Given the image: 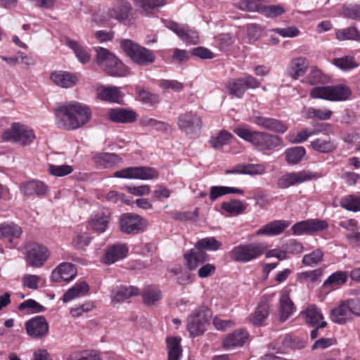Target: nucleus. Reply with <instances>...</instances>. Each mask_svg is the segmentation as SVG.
I'll return each mask as SVG.
<instances>
[{"label": "nucleus", "mask_w": 360, "mask_h": 360, "mask_svg": "<svg viewBox=\"0 0 360 360\" xmlns=\"http://www.w3.org/2000/svg\"><path fill=\"white\" fill-rule=\"evenodd\" d=\"M288 164L294 165L302 161L306 155V150L302 146L287 148L284 152Z\"/></svg>", "instance_id": "obj_38"}, {"label": "nucleus", "mask_w": 360, "mask_h": 360, "mask_svg": "<svg viewBox=\"0 0 360 360\" xmlns=\"http://www.w3.org/2000/svg\"><path fill=\"white\" fill-rule=\"evenodd\" d=\"M352 315L345 300L332 309L331 319L333 322L338 324H344L352 319Z\"/></svg>", "instance_id": "obj_29"}, {"label": "nucleus", "mask_w": 360, "mask_h": 360, "mask_svg": "<svg viewBox=\"0 0 360 360\" xmlns=\"http://www.w3.org/2000/svg\"><path fill=\"white\" fill-rule=\"evenodd\" d=\"M120 226L123 233L136 234L146 229L147 222L139 214L126 213L120 218Z\"/></svg>", "instance_id": "obj_12"}, {"label": "nucleus", "mask_w": 360, "mask_h": 360, "mask_svg": "<svg viewBox=\"0 0 360 360\" xmlns=\"http://www.w3.org/2000/svg\"><path fill=\"white\" fill-rule=\"evenodd\" d=\"M350 89L343 84L320 86L313 88L310 92L312 98H319L330 101H342L351 95Z\"/></svg>", "instance_id": "obj_5"}, {"label": "nucleus", "mask_w": 360, "mask_h": 360, "mask_svg": "<svg viewBox=\"0 0 360 360\" xmlns=\"http://www.w3.org/2000/svg\"><path fill=\"white\" fill-rule=\"evenodd\" d=\"M248 333L245 330H236L229 334L223 340V347L226 349H232L243 346L246 342Z\"/></svg>", "instance_id": "obj_23"}, {"label": "nucleus", "mask_w": 360, "mask_h": 360, "mask_svg": "<svg viewBox=\"0 0 360 360\" xmlns=\"http://www.w3.org/2000/svg\"><path fill=\"white\" fill-rule=\"evenodd\" d=\"M340 205L343 208L353 212L360 210V196L349 195L343 198L340 201Z\"/></svg>", "instance_id": "obj_53"}, {"label": "nucleus", "mask_w": 360, "mask_h": 360, "mask_svg": "<svg viewBox=\"0 0 360 360\" xmlns=\"http://www.w3.org/2000/svg\"><path fill=\"white\" fill-rule=\"evenodd\" d=\"M89 289V285L86 282L77 283L64 294L63 300L64 302H70L75 297L85 295Z\"/></svg>", "instance_id": "obj_40"}, {"label": "nucleus", "mask_w": 360, "mask_h": 360, "mask_svg": "<svg viewBox=\"0 0 360 360\" xmlns=\"http://www.w3.org/2000/svg\"><path fill=\"white\" fill-rule=\"evenodd\" d=\"M77 274L74 265L69 262H63L59 264L51 274V279L56 282L61 281H70Z\"/></svg>", "instance_id": "obj_19"}, {"label": "nucleus", "mask_w": 360, "mask_h": 360, "mask_svg": "<svg viewBox=\"0 0 360 360\" xmlns=\"http://www.w3.org/2000/svg\"><path fill=\"white\" fill-rule=\"evenodd\" d=\"M349 272L338 271L332 274L323 283V286L336 288L346 283L349 278Z\"/></svg>", "instance_id": "obj_45"}, {"label": "nucleus", "mask_w": 360, "mask_h": 360, "mask_svg": "<svg viewBox=\"0 0 360 360\" xmlns=\"http://www.w3.org/2000/svg\"><path fill=\"white\" fill-rule=\"evenodd\" d=\"M139 290L134 286H120L114 289L111 292V300L113 303L123 302L130 297L137 295Z\"/></svg>", "instance_id": "obj_26"}, {"label": "nucleus", "mask_w": 360, "mask_h": 360, "mask_svg": "<svg viewBox=\"0 0 360 360\" xmlns=\"http://www.w3.org/2000/svg\"><path fill=\"white\" fill-rule=\"evenodd\" d=\"M131 8V5L127 0H115V5L106 13L107 19L124 20L127 18Z\"/></svg>", "instance_id": "obj_17"}, {"label": "nucleus", "mask_w": 360, "mask_h": 360, "mask_svg": "<svg viewBox=\"0 0 360 360\" xmlns=\"http://www.w3.org/2000/svg\"><path fill=\"white\" fill-rule=\"evenodd\" d=\"M135 5L141 9V13L150 16L154 11L165 6L166 0H134Z\"/></svg>", "instance_id": "obj_32"}, {"label": "nucleus", "mask_w": 360, "mask_h": 360, "mask_svg": "<svg viewBox=\"0 0 360 360\" xmlns=\"http://www.w3.org/2000/svg\"><path fill=\"white\" fill-rule=\"evenodd\" d=\"M333 63L338 68L345 71L352 70L356 66L354 58L350 56L335 58L333 60Z\"/></svg>", "instance_id": "obj_61"}, {"label": "nucleus", "mask_w": 360, "mask_h": 360, "mask_svg": "<svg viewBox=\"0 0 360 360\" xmlns=\"http://www.w3.org/2000/svg\"><path fill=\"white\" fill-rule=\"evenodd\" d=\"M263 0H241L238 2V7L242 11L249 12H258L262 8Z\"/></svg>", "instance_id": "obj_55"}, {"label": "nucleus", "mask_w": 360, "mask_h": 360, "mask_svg": "<svg viewBox=\"0 0 360 360\" xmlns=\"http://www.w3.org/2000/svg\"><path fill=\"white\" fill-rule=\"evenodd\" d=\"M290 226L288 221L283 220H274L271 221L260 229H259L255 233L256 236H274L282 233L284 230Z\"/></svg>", "instance_id": "obj_18"}, {"label": "nucleus", "mask_w": 360, "mask_h": 360, "mask_svg": "<svg viewBox=\"0 0 360 360\" xmlns=\"http://www.w3.org/2000/svg\"><path fill=\"white\" fill-rule=\"evenodd\" d=\"M226 194H239L243 195L244 191L242 189L229 187V186H212L210 188V198L214 201L220 196Z\"/></svg>", "instance_id": "obj_43"}, {"label": "nucleus", "mask_w": 360, "mask_h": 360, "mask_svg": "<svg viewBox=\"0 0 360 360\" xmlns=\"http://www.w3.org/2000/svg\"><path fill=\"white\" fill-rule=\"evenodd\" d=\"M323 256V251L320 248H318L309 254L304 255L302 257V262L305 266H316L322 261Z\"/></svg>", "instance_id": "obj_54"}, {"label": "nucleus", "mask_w": 360, "mask_h": 360, "mask_svg": "<svg viewBox=\"0 0 360 360\" xmlns=\"http://www.w3.org/2000/svg\"><path fill=\"white\" fill-rule=\"evenodd\" d=\"M51 79L52 82L63 88H71L77 82L76 75L63 71H56L51 74Z\"/></svg>", "instance_id": "obj_25"}, {"label": "nucleus", "mask_w": 360, "mask_h": 360, "mask_svg": "<svg viewBox=\"0 0 360 360\" xmlns=\"http://www.w3.org/2000/svg\"><path fill=\"white\" fill-rule=\"evenodd\" d=\"M77 354H71L67 360H103L101 353L96 350H86L80 352L79 356L77 359Z\"/></svg>", "instance_id": "obj_56"}, {"label": "nucleus", "mask_w": 360, "mask_h": 360, "mask_svg": "<svg viewBox=\"0 0 360 360\" xmlns=\"http://www.w3.org/2000/svg\"><path fill=\"white\" fill-rule=\"evenodd\" d=\"M41 281V277L33 274H25L22 278V283L24 287L30 289L37 290L39 287V283Z\"/></svg>", "instance_id": "obj_63"}, {"label": "nucleus", "mask_w": 360, "mask_h": 360, "mask_svg": "<svg viewBox=\"0 0 360 360\" xmlns=\"http://www.w3.org/2000/svg\"><path fill=\"white\" fill-rule=\"evenodd\" d=\"M139 100L147 105H153L160 101V97L158 94H152L141 86L136 87Z\"/></svg>", "instance_id": "obj_51"}, {"label": "nucleus", "mask_w": 360, "mask_h": 360, "mask_svg": "<svg viewBox=\"0 0 360 360\" xmlns=\"http://www.w3.org/2000/svg\"><path fill=\"white\" fill-rule=\"evenodd\" d=\"M333 115V112L327 108H315L309 107L305 110V117L307 119L328 120Z\"/></svg>", "instance_id": "obj_46"}, {"label": "nucleus", "mask_w": 360, "mask_h": 360, "mask_svg": "<svg viewBox=\"0 0 360 360\" xmlns=\"http://www.w3.org/2000/svg\"><path fill=\"white\" fill-rule=\"evenodd\" d=\"M282 248L284 249L285 254L297 255L303 252L304 247L302 244L295 239H290L288 240Z\"/></svg>", "instance_id": "obj_60"}, {"label": "nucleus", "mask_w": 360, "mask_h": 360, "mask_svg": "<svg viewBox=\"0 0 360 360\" xmlns=\"http://www.w3.org/2000/svg\"><path fill=\"white\" fill-rule=\"evenodd\" d=\"M233 135L226 130H221L217 134L212 135L209 141L211 146L215 149L221 148L230 143Z\"/></svg>", "instance_id": "obj_41"}, {"label": "nucleus", "mask_w": 360, "mask_h": 360, "mask_svg": "<svg viewBox=\"0 0 360 360\" xmlns=\"http://www.w3.org/2000/svg\"><path fill=\"white\" fill-rule=\"evenodd\" d=\"M49 171L53 176H64L70 174L73 171V169L70 165H49Z\"/></svg>", "instance_id": "obj_62"}, {"label": "nucleus", "mask_w": 360, "mask_h": 360, "mask_svg": "<svg viewBox=\"0 0 360 360\" xmlns=\"http://www.w3.org/2000/svg\"><path fill=\"white\" fill-rule=\"evenodd\" d=\"M94 163L98 168H111L121 162V159L115 153H99L93 157Z\"/></svg>", "instance_id": "obj_27"}, {"label": "nucleus", "mask_w": 360, "mask_h": 360, "mask_svg": "<svg viewBox=\"0 0 360 360\" xmlns=\"http://www.w3.org/2000/svg\"><path fill=\"white\" fill-rule=\"evenodd\" d=\"M120 46L126 54L138 65H148L155 61V56L153 51L134 43L131 40H122Z\"/></svg>", "instance_id": "obj_6"}, {"label": "nucleus", "mask_w": 360, "mask_h": 360, "mask_svg": "<svg viewBox=\"0 0 360 360\" xmlns=\"http://www.w3.org/2000/svg\"><path fill=\"white\" fill-rule=\"evenodd\" d=\"M66 44L73 51L80 63L85 64L89 61L90 54L78 41L68 38Z\"/></svg>", "instance_id": "obj_39"}, {"label": "nucleus", "mask_w": 360, "mask_h": 360, "mask_svg": "<svg viewBox=\"0 0 360 360\" xmlns=\"http://www.w3.org/2000/svg\"><path fill=\"white\" fill-rule=\"evenodd\" d=\"M211 317V311L207 307H200L192 312L188 319L187 328L192 336L202 335Z\"/></svg>", "instance_id": "obj_8"}, {"label": "nucleus", "mask_w": 360, "mask_h": 360, "mask_svg": "<svg viewBox=\"0 0 360 360\" xmlns=\"http://www.w3.org/2000/svg\"><path fill=\"white\" fill-rule=\"evenodd\" d=\"M233 132L240 139L251 143L256 150L261 151L272 150L282 143L279 136L251 130L248 125L238 126L233 129Z\"/></svg>", "instance_id": "obj_2"}, {"label": "nucleus", "mask_w": 360, "mask_h": 360, "mask_svg": "<svg viewBox=\"0 0 360 360\" xmlns=\"http://www.w3.org/2000/svg\"><path fill=\"white\" fill-rule=\"evenodd\" d=\"M266 246L263 243L241 244L234 247L229 252L230 258L236 262L246 263L260 257Z\"/></svg>", "instance_id": "obj_4"}, {"label": "nucleus", "mask_w": 360, "mask_h": 360, "mask_svg": "<svg viewBox=\"0 0 360 360\" xmlns=\"http://www.w3.org/2000/svg\"><path fill=\"white\" fill-rule=\"evenodd\" d=\"M252 122L259 127L276 133L283 134L288 129L287 125L283 122L271 117L254 115L252 117Z\"/></svg>", "instance_id": "obj_16"}, {"label": "nucleus", "mask_w": 360, "mask_h": 360, "mask_svg": "<svg viewBox=\"0 0 360 360\" xmlns=\"http://www.w3.org/2000/svg\"><path fill=\"white\" fill-rule=\"evenodd\" d=\"M109 215L103 212H98L92 214L89 220V226L96 232H105L109 224Z\"/></svg>", "instance_id": "obj_30"}, {"label": "nucleus", "mask_w": 360, "mask_h": 360, "mask_svg": "<svg viewBox=\"0 0 360 360\" xmlns=\"http://www.w3.org/2000/svg\"><path fill=\"white\" fill-rule=\"evenodd\" d=\"M342 15L345 17L360 20V5H349L343 7Z\"/></svg>", "instance_id": "obj_64"}, {"label": "nucleus", "mask_w": 360, "mask_h": 360, "mask_svg": "<svg viewBox=\"0 0 360 360\" xmlns=\"http://www.w3.org/2000/svg\"><path fill=\"white\" fill-rule=\"evenodd\" d=\"M96 63L109 75L124 77L128 72V68L114 54L108 49L96 47Z\"/></svg>", "instance_id": "obj_3"}, {"label": "nucleus", "mask_w": 360, "mask_h": 360, "mask_svg": "<svg viewBox=\"0 0 360 360\" xmlns=\"http://www.w3.org/2000/svg\"><path fill=\"white\" fill-rule=\"evenodd\" d=\"M310 146L314 150L323 153H330L336 148L335 143L330 139H316L311 141Z\"/></svg>", "instance_id": "obj_47"}, {"label": "nucleus", "mask_w": 360, "mask_h": 360, "mask_svg": "<svg viewBox=\"0 0 360 360\" xmlns=\"http://www.w3.org/2000/svg\"><path fill=\"white\" fill-rule=\"evenodd\" d=\"M97 97L110 103H120L122 94L117 86H101L97 89Z\"/></svg>", "instance_id": "obj_28"}, {"label": "nucleus", "mask_w": 360, "mask_h": 360, "mask_svg": "<svg viewBox=\"0 0 360 360\" xmlns=\"http://www.w3.org/2000/svg\"><path fill=\"white\" fill-rule=\"evenodd\" d=\"M184 258L186 261L189 269H195L199 264L209 260V255L202 250L192 249L184 254Z\"/></svg>", "instance_id": "obj_24"}, {"label": "nucleus", "mask_w": 360, "mask_h": 360, "mask_svg": "<svg viewBox=\"0 0 360 360\" xmlns=\"http://www.w3.org/2000/svg\"><path fill=\"white\" fill-rule=\"evenodd\" d=\"M128 252V248L124 244H115L105 251L102 259L103 263L111 264L117 261L124 259Z\"/></svg>", "instance_id": "obj_20"}, {"label": "nucleus", "mask_w": 360, "mask_h": 360, "mask_svg": "<svg viewBox=\"0 0 360 360\" xmlns=\"http://www.w3.org/2000/svg\"><path fill=\"white\" fill-rule=\"evenodd\" d=\"M108 117L112 122L116 123H131L136 119L135 112L122 108L109 109Z\"/></svg>", "instance_id": "obj_21"}, {"label": "nucleus", "mask_w": 360, "mask_h": 360, "mask_svg": "<svg viewBox=\"0 0 360 360\" xmlns=\"http://www.w3.org/2000/svg\"><path fill=\"white\" fill-rule=\"evenodd\" d=\"M321 274L320 269L303 271L297 274V281L303 284L315 283L319 280Z\"/></svg>", "instance_id": "obj_52"}, {"label": "nucleus", "mask_w": 360, "mask_h": 360, "mask_svg": "<svg viewBox=\"0 0 360 360\" xmlns=\"http://www.w3.org/2000/svg\"><path fill=\"white\" fill-rule=\"evenodd\" d=\"M91 118L90 108L76 101L60 105L56 110V124L67 130L79 129L89 122Z\"/></svg>", "instance_id": "obj_1"}, {"label": "nucleus", "mask_w": 360, "mask_h": 360, "mask_svg": "<svg viewBox=\"0 0 360 360\" xmlns=\"http://www.w3.org/2000/svg\"><path fill=\"white\" fill-rule=\"evenodd\" d=\"M142 298L145 304L150 306L162 298V293L158 287L149 285L143 291Z\"/></svg>", "instance_id": "obj_42"}, {"label": "nucleus", "mask_w": 360, "mask_h": 360, "mask_svg": "<svg viewBox=\"0 0 360 360\" xmlns=\"http://www.w3.org/2000/svg\"><path fill=\"white\" fill-rule=\"evenodd\" d=\"M285 9L280 5L265 6L259 10V13L266 18H275L284 13Z\"/></svg>", "instance_id": "obj_57"}, {"label": "nucleus", "mask_w": 360, "mask_h": 360, "mask_svg": "<svg viewBox=\"0 0 360 360\" xmlns=\"http://www.w3.org/2000/svg\"><path fill=\"white\" fill-rule=\"evenodd\" d=\"M328 228V223L321 219H307L295 223L291 228L293 234L302 236L321 231Z\"/></svg>", "instance_id": "obj_13"}, {"label": "nucleus", "mask_w": 360, "mask_h": 360, "mask_svg": "<svg viewBox=\"0 0 360 360\" xmlns=\"http://www.w3.org/2000/svg\"><path fill=\"white\" fill-rule=\"evenodd\" d=\"M181 338L169 337L167 338V347L168 352L167 360H180L182 356V348L180 344Z\"/></svg>", "instance_id": "obj_36"}, {"label": "nucleus", "mask_w": 360, "mask_h": 360, "mask_svg": "<svg viewBox=\"0 0 360 360\" xmlns=\"http://www.w3.org/2000/svg\"><path fill=\"white\" fill-rule=\"evenodd\" d=\"M2 139L6 141H13L22 146H27L34 142L36 135L29 127L19 122H14L3 133Z\"/></svg>", "instance_id": "obj_7"}, {"label": "nucleus", "mask_w": 360, "mask_h": 360, "mask_svg": "<svg viewBox=\"0 0 360 360\" xmlns=\"http://www.w3.org/2000/svg\"><path fill=\"white\" fill-rule=\"evenodd\" d=\"M221 207L222 210L233 215H238L246 209V205L238 199H232L229 201L224 202L221 203Z\"/></svg>", "instance_id": "obj_48"}, {"label": "nucleus", "mask_w": 360, "mask_h": 360, "mask_svg": "<svg viewBox=\"0 0 360 360\" xmlns=\"http://www.w3.org/2000/svg\"><path fill=\"white\" fill-rule=\"evenodd\" d=\"M221 243L216 240L214 237H207L199 240L195 245L196 249L210 251H216L220 248Z\"/></svg>", "instance_id": "obj_50"}, {"label": "nucleus", "mask_w": 360, "mask_h": 360, "mask_svg": "<svg viewBox=\"0 0 360 360\" xmlns=\"http://www.w3.org/2000/svg\"><path fill=\"white\" fill-rule=\"evenodd\" d=\"M46 186L40 181L32 180L23 184L21 186V191L25 195H44L46 192Z\"/></svg>", "instance_id": "obj_37"}, {"label": "nucleus", "mask_w": 360, "mask_h": 360, "mask_svg": "<svg viewBox=\"0 0 360 360\" xmlns=\"http://www.w3.org/2000/svg\"><path fill=\"white\" fill-rule=\"evenodd\" d=\"M335 37L339 41H360V32L355 27L335 30Z\"/></svg>", "instance_id": "obj_49"}, {"label": "nucleus", "mask_w": 360, "mask_h": 360, "mask_svg": "<svg viewBox=\"0 0 360 360\" xmlns=\"http://www.w3.org/2000/svg\"><path fill=\"white\" fill-rule=\"evenodd\" d=\"M142 124L146 127H150L157 131H167L169 129L170 127L167 123L162 121L156 120L151 117H144L142 120Z\"/></svg>", "instance_id": "obj_59"}, {"label": "nucleus", "mask_w": 360, "mask_h": 360, "mask_svg": "<svg viewBox=\"0 0 360 360\" xmlns=\"http://www.w3.org/2000/svg\"><path fill=\"white\" fill-rule=\"evenodd\" d=\"M22 233L21 227L13 223H3L0 224V239H6L10 243L14 238H19Z\"/></svg>", "instance_id": "obj_31"}, {"label": "nucleus", "mask_w": 360, "mask_h": 360, "mask_svg": "<svg viewBox=\"0 0 360 360\" xmlns=\"http://www.w3.org/2000/svg\"><path fill=\"white\" fill-rule=\"evenodd\" d=\"M269 313V306L264 302H260L254 313L248 316L249 321L255 326H261L267 319Z\"/></svg>", "instance_id": "obj_35"}, {"label": "nucleus", "mask_w": 360, "mask_h": 360, "mask_svg": "<svg viewBox=\"0 0 360 360\" xmlns=\"http://www.w3.org/2000/svg\"><path fill=\"white\" fill-rule=\"evenodd\" d=\"M308 65L309 63L306 58L302 57L295 58L292 60L287 70L288 74L294 79H297L300 76L304 75Z\"/></svg>", "instance_id": "obj_34"}, {"label": "nucleus", "mask_w": 360, "mask_h": 360, "mask_svg": "<svg viewBox=\"0 0 360 360\" xmlns=\"http://www.w3.org/2000/svg\"><path fill=\"white\" fill-rule=\"evenodd\" d=\"M177 124L181 131L190 138H193L199 136L202 122L201 117L196 113L188 112L179 116Z\"/></svg>", "instance_id": "obj_9"}, {"label": "nucleus", "mask_w": 360, "mask_h": 360, "mask_svg": "<svg viewBox=\"0 0 360 360\" xmlns=\"http://www.w3.org/2000/svg\"><path fill=\"white\" fill-rule=\"evenodd\" d=\"M158 172L149 167H130L124 168L114 173V176L123 179H137L141 180H151L157 179Z\"/></svg>", "instance_id": "obj_10"}, {"label": "nucleus", "mask_w": 360, "mask_h": 360, "mask_svg": "<svg viewBox=\"0 0 360 360\" xmlns=\"http://www.w3.org/2000/svg\"><path fill=\"white\" fill-rule=\"evenodd\" d=\"M91 240V238L89 233L82 232L74 236L72 243L76 249H83L90 244Z\"/></svg>", "instance_id": "obj_58"}, {"label": "nucleus", "mask_w": 360, "mask_h": 360, "mask_svg": "<svg viewBox=\"0 0 360 360\" xmlns=\"http://www.w3.org/2000/svg\"><path fill=\"white\" fill-rule=\"evenodd\" d=\"M243 82L242 77L230 79L226 84L229 94L236 98H241L246 91Z\"/></svg>", "instance_id": "obj_44"}, {"label": "nucleus", "mask_w": 360, "mask_h": 360, "mask_svg": "<svg viewBox=\"0 0 360 360\" xmlns=\"http://www.w3.org/2000/svg\"><path fill=\"white\" fill-rule=\"evenodd\" d=\"M25 328L28 335L35 339L43 338L49 332L48 323L41 316L28 320L25 323Z\"/></svg>", "instance_id": "obj_15"}, {"label": "nucleus", "mask_w": 360, "mask_h": 360, "mask_svg": "<svg viewBox=\"0 0 360 360\" xmlns=\"http://www.w3.org/2000/svg\"><path fill=\"white\" fill-rule=\"evenodd\" d=\"M302 314L304 317L307 323L315 326L323 321V315L321 310L314 304L309 305L304 310L302 311Z\"/></svg>", "instance_id": "obj_33"}, {"label": "nucleus", "mask_w": 360, "mask_h": 360, "mask_svg": "<svg viewBox=\"0 0 360 360\" xmlns=\"http://www.w3.org/2000/svg\"><path fill=\"white\" fill-rule=\"evenodd\" d=\"M279 320L281 322L285 321L295 310V307L291 300L289 292L283 290L281 292L279 299Z\"/></svg>", "instance_id": "obj_22"}, {"label": "nucleus", "mask_w": 360, "mask_h": 360, "mask_svg": "<svg viewBox=\"0 0 360 360\" xmlns=\"http://www.w3.org/2000/svg\"><path fill=\"white\" fill-rule=\"evenodd\" d=\"M314 175L305 170L298 172H289L281 176L277 180V186L281 189L288 188L295 184L312 179Z\"/></svg>", "instance_id": "obj_14"}, {"label": "nucleus", "mask_w": 360, "mask_h": 360, "mask_svg": "<svg viewBox=\"0 0 360 360\" xmlns=\"http://www.w3.org/2000/svg\"><path fill=\"white\" fill-rule=\"evenodd\" d=\"M50 256V252L44 245L30 243L27 247L26 262L32 267H41Z\"/></svg>", "instance_id": "obj_11"}]
</instances>
